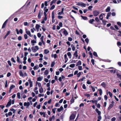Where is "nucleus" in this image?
Segmentation results:
<instances>
[{"label": "nucleus", "instance_id": "49530a36", "mask_svg": "<svg viewBox=\"0 0 121 121\" xmlns=\"http://www.w3.org/2000/svg\"><path fill=\"white\" fill-rule=\"evenodd\" d=\"M64 59L65 60H68V58L67 57V55L66 54L64 56Z\"/></svg>", "mask_w": 121, "mask_h": 121}, {"label": "nucleus", "instance_id": "0e129e2a", "mask_svg": "<svg viewBox=\"0 0 121 121\" xmlns=\"http://www.w3.org/2000/svg\"><path fill=\"white\" fill-rule=\"evenodd\" d=\"M117 24L120 27H121V23L120 22H118L117 23Z\"/></svg>", "mask_w": 121, "mask_h": 121}, {"label": "nucleus", "instance_id": "473e14b6", "mask_svg": "<svg viewBox=\"0 0 121 121\" xmlns=\"http://www.w3.org/2000/svg\"><path fill=\"white\" fill-rule=\"evenodd\" d=\"M117 77L121 80V75L119 74V73H117Z\"/></svg>", "mask_w": 121, "mask_h": 121}, {"label": "nucleus", "instance_id": "72a5a7b5", "mask_svg": "<svg viewBox=\"0 0 121 121\" xmlns=\"http://www.w3.org/2000/svg\"><path fill=\"white\" fill-rule=\"evenodd\" d=\"M40 27V26L39 25L36 24V25L35 28L37 30H38L39 27Z\"/></svg>", "mask_w": 121, "mask_h": 121}, {"label": "nucleus", "instance_id": "7c9ffc66", "mask_svg": "<svg viewBox=\"0 0 121 121\" xmlns=\"http://www.w3.org/2000/svg\"><path fill=\"white\" fill-rule=\"evenodd\" d=\"M44 74L47 76L48 74V70H46L44 72Z\"/></svg>", "mask_w": 121, "mask_h": 121}, {"label": "nucleus", "instance_id": "58836bf2", "mask_svg": "<svg viewBox=\"0 0 121 121\" xmlns=\"http://www.w3.org/2000/svg\"><path fill=\"white\" fill-rule=\"evenodd\" d=\"M24 24L25 26H29V24L27 22H24Z\"/></svg>", "mask_w": 121, "mask_h": 121}, {"label": "nucleus", "instance_id": "c756f323", "mask_svg": "<svg viewBox=\"0 0 121 121\" xmlns=\"http://www.w3.org/2000/svg\"><path fill=\"white\" fill-rule=\"evenodd\" d=\"M15 87V86L14 85H11L10 87L9 91H10L11 89H12L13 88H14Z\"/></svg>", "mask_w": 121, "mask_h": 121}, {"label": "nucleus", "instance_id": "603ef678", "mask_svg": "<svg viewBox=\"0 0 121 121\" xmlns=\"http://www.w3.org/2000/svg\"><path fill=\"white\" fill-rule=\"evenodd\" d=\"M85 41L86 42L87 44H88L89 42V40L88 38H86L85 40Z\"/></svg>", "mask_w": 121, "mask_h": 121}, {"label": "nucleus", "instance_id": "e2e57ef3", "mask_svg": "<svg viewBox=\"0 0 121 121\" xmlns=\"http://www.w3.org/2000/svg\"><path fill=\"white\" fill-rule=\"evenodd\" d=\"M72 39L71 37H69L68 38V40L69 41H71L72 40Z\"/></svg>", "mask_w": 121, "mask_h": 121}, {"label": "nucleus", "instance_id": "3c124183", "mask_svg": "<svg viewBox=\"0 0 121 121\" xmlns=\"http://www.w3.org/2000/svg\"><path fill=\"white\" fill-rule=\"evenodd\" d=\"M37 36L39 38L41 36V34L39 33L37 34Z\"/></svg>", "mask_w": 121, "mask_h": 121}, {"label": "nucleus", "instance_id": "4d7b16f0", "mask_svg": "<svg viewBox=\"0 0 121 121\" xmlns=\"http://www.w3.org/2000/svg\"><path fill=\"white\" fill-rule=\"evenodd\" d=\"M31 42L32 43H36V41L34 40H32L31 41Z\"/></svg>", "mask_w": 121, "mask_h": 121}, {"label": "nucleus", "instance_id": "e433bc0d", "mask_svg": "<svg viewBox=\"0 0 121 121\" xmlns=\"http://www.w3.org/2000/svg\"><path fill=\"white\" fill-rule=\"evenodd\" d=\"M17 98L19 99H20V94L19 92H18L17 93Z\"/></svg>", "mask_w": 121, "mask_h": 121}, {"label": "nucleus", "instance_id": "4c0bfd02", "mask_svg": "<svg viewBox=\"0 0 121 121\" xmlns=\"http://www.w3.org/2000/svg\"><path fill=\"white\" fill-rule=\"evenodd\" d=\"M75 65L74 64H72L69 65V67L72 68H73L75 66Z\"/></svg>", "mask_w": 121, "mask_h": 121}, {"label": "nucleus", "instance_id": "bb28decb", "mask_svg": "<svg viewBox=\"0 0 121 121\" xmlns=\"http://www.w3.org/2000/svg\"><path fill=\"white\" fill-rule=\"evenodd\" d=\"M41 11H40L39 12V13L38 15V18L40 19L41 18Z\"/></svg>", "mask_w": 121, "mask_h": 121}, {"label": "nucleus", "instance_id": "c9c22d12", "mask_svg": "<svg viewBox=\"0 0 121 121\" xmlns=\"http://www.w3.org/2000/svg\"><path fill=\"white\" fill-rule=\"evenodd\" d=\"M44 37V36L43 35H42L41 38H40V39L41 40V41L44 44V42L43 41V39Z\"/></svg>", "mask_w": 121, "mask_h": 121}, {"label": "nucleus", "instance_id": "2f4dec72", "mask_svg": "<svg viewBox=\"0 0 121 121\" xmlns=\"http://www.w3.org/2000/svg\"><path fill=\"white\" fill-rule=\"evenodd\" d=\"M91 87L92 88V90L93 92H94L95 91V86H91Z\"/></svg>", "mask_w": 121, "mask_h": 121}, {"label": "nucleus", "instance_id": "f03ea898", "mask_svg": "<svg viewBox=\"0 0 121 121\" xmlns=\"http://www.w3.org/2000/svg\"><path fill=\"white\" fill-rule=\"evenodd\" d=\"M99 11H98L97 10H95L93 12V13L94 16L95 17L97 16L99 14Z\"/></svg>", "mask_w": 121, "mask_h": 121}, {"label": "nucleus", "instance_id": "5701e85b", "mask_svg": "<svg viewBox=\"0 0 121 121\" xmlns=\"http://www.w3.org/2000/svg\"><path fill=\"white\" fill-rule=\"evenodd\" d=\"M81 73L82 74L83 73L82 72H79L77 74V77H79L81 75Z\"/></svg>", "mask_w": 121, "mask_h": 121}, {"label": "nucleus", "instance_id": "7ed1b4c3", "mask_svg": "<svg viewBox=\"0 0 121 121\" xmlns=\"http://www.w3.org/2000/svg\"><path fill=\"white\" fill-rule=\"evenodd\" d=\"M77 5L79 6H81L82 7H85L86 6V4L82 2H79L77 4Z\"/></svg>", "mask_w": 121, "mask_h": 121}, {"label": "nucleus", "instance_id": "393cba45", "mask_svg": "<svg viewBox=\"0 0 121 121\" xmlns=\"http://www.w3.org/2000/svg\"><path fill=\"white\" fill-rule=\"evenodd\" d=\"M51 0H48L47 1H45L44 2V4L46 6H47L48 5V3H49Z\"/></svg>", "mask_w": 121, "mask_h": 121}, {"label": "nucleus", "instance_id": "0eeeda50", "mask_svg": "<svg viewBox=\"0 0 121 121\" xmlns=\"http://www.w3.org/2000/svg\"><path fill=\"white\" fill-rule=\"evenodd\" d=\"M11 99H10L9 101L8 102L6 106V107H8L11 105Z\"/></svg>", "mask_w": 121, "mask_h": 121}, {"label": "nucleus", "instance_id": "412c9836", "mask_svg": "<svg viewBox=\"0 0 121 121\" xmlns=\"http://www.w3.org/2000/svg\"><path fill=\"white\" fill-rule=\"evenodd\" d=\"M67 55L68 56L69 58L70 59L71 58V55L70 52H68L67 53Z\"/></svg>", "mask_w": 121, "mask_h": 121}, {"label": "nucleus", "instance_id": "774afa93", "mask_svg": "<svg viewBox=\"0 0 121 121\" xmlns=\"http://www.w3.org/2000/svg\"><path fill=\"white\" fill-rule=\"evenodd\" d=\"M116 120V118L115 117H113L111 119L112 121H115Z\"/></svg>", "mask_w": 121, "mask_h": 121}, {"label": "nucleus", "instance_id": "13d9d810", "mask_svg": "<svg viewBox=\"0 0 121 121\" xmlns=\"http://www.w3.org/2000/svg\"><path fill=\"white\" fill-rule=\"evenodd\" d=\"M58 18L59 19H60L63 18V17L62 16H61L60 15L58 16H57Z\"/></svg>", "mask_w": 121, "mask_h": 121}, {"label": "nucleus", "instance_id": "69168bd1", "mask_svg": "<svg viewBox=\"0 0 121 121\" xmlns=\"http://www.w3.org/2000/svg\"><path fill=\"white\" fill-rule=\"evenodd\" d=\"M95 20L97 22H99V20L98 17H96L95 18Z\"/></svg>", "mask_w": 121, "mask_h": 121}, {"label": "nucleus", "instance_id": "c03bdc74", "mask_svg": "<svg viewBox=\"0 0 121 121\" xmlns=\"http://www.w3.org/2000/svg\"><path fill=\"white\" fill-rule=\"evenodd\" d=\"M89 54L90 55V57L92 58H93V55L92 53L91 52H89Z\"/></svg>", "mask_w": 121, "mask_h": 121}, {"label": "nucleus", "instance_id": "6e6d98bb", "mask_svg": "<svg viewBox=\"0 0 121 121\" xmlns=\"http://www.w3.org/2000/svg\"><path fill=\"white\" fill-rule=\"evenodd\" d=\"M108 93L110 97H112V94L110 91L108 92Z\"/></svg>", "mask_w": 121, "mask_h": 121}, {"label": "nucleus", "instance_id": "6e6552de", "mask_svg": "<svg viewBox=\"0 0 121 121\" xmlns=\"http://www.w3.org/2000/svg\"><path fill=\"white\" fill-rule=\"evenodd\" d=\"M8 19H7L4 22V23L3 24L2 27V28L3 29L5 27V26L6 25L8 21Z\"/></svg>", "mask_w": 121, "mask_h": 121}, {"label": "nucleus", "instance_id": "423d86ee", "mask_svg": "<svg viewBox=\"0 0 121 121\" xmlns=\"http://www.w3.org/2000/svg\"><path fill=\"white\" fill-rule=\"evenodd\" d=\"M30 103L29 102H25L24 104V105L25 106H26V108H28V107L30 106Z\"/></svg>", "mask_w": 121, "mask_h": 121}, {"label": "nucleus", "instance_id": "cd10ccee", "mask_svg": "<svg viewBox=\"0 0 121 121\" xmlns=\"http://www.w3.org/2000/svg\"><path fill=\"white\" fill-rule=\"evenodd\" d=\"M101 85L105 88L106 87V84L104 82H103L101 84Z\"/></svg>", "mask_w": 121, "mask_h": 121}, {"label": "nucleus", "instance_id": "8fccbe9b", "mask_svg": "<svg viewBox=\"0 0 121 121\" xmlns=\"http://www.w3.org/2000/svg\"><path fill=\"white\" fill-rule=\"evenodd\" d=\"M17 61L19 63H20V58H19V57L18 56H17Z\"/></svg>", "mask_w": 121, "mask_h": 121}, {"label": "nucleus", "instance_id": "39448f33", "mask_svg": "<svg viewBox=\"0 0 121 121\" xmlns=\"http://www.w3.org/2000/svg\"><path fill=\"white\" fill-rule=\"evenodd\" d=\"M75 117V115L73 114H71L70 117L69 119L70 120H72L74 119Z\"/></svg>", "mask_w": 121, "mask_h": 121}, {"label": "nucleus", "instance_id": "09e8293b", "mask_svg": "<svg viewBox=\"0 0 121 121\" xmlns=\"http://www.w3.org/2000/svg\"><path fill=\"white\" fill-rule=\"evenodd\" d=\"M102 21L104 24V26L106 24V23L107 22V21L105 20H102Z\"/></svg>", "mask_w": 121, "mask_h": 121}, {"label": "nucleus", "instance_id": "338daca9", "mask_svg": "<svg viewBox=\"0 0 121 121\" xmlns=\"http://www.w3.org/2000/svg\"><path fill=\"white\" fill-rule=\"evenodd\" d=\"M11 60L14 63L16 62V61L14 60V59L13 57L11 58Z\"/></svg>", "mask_w": 121, "mask_h": 121}, {"label": "nucleus", "instance_id": "bf43d9fd", "mask_svg": "<svg viewBox=\"0 0 121 121\" xmlns=\"http://www.w3.org/2000/svg\"><path fill=\"white\" fill-rule=\"evenodd\" d=\"M117 45L118 46H121V43L118 41L117 43Z\"/></svg>", "mask_w": 121, "mask_h": 121}, {"label": "nucleus", "instance_id": "9d476101", "mask_svg": "<svg viewBox=\"0 0 121 121\" xmlns=\"http://www.w3.org/2000/svg\"><path fill=\"white\" fill-rule=\"evenodd\" d=\"M64 108L62 106H61L60 108H58L57 109V111L58 112H60L62 110H63Z\"/></svg>", "mask_w": 121, "mask_h": 121}, {"label": "nucleus", "instance_id": "4be33fe9", "mask_svg": "<svg viewBox=\"0 0 121 121\" xmlns=\"http://www.w3.org/2000/svg\"><path fill=\"white\" fill-rule=\"evenodd\" d=\"M82 64L81 61L80 60H79L77 62L76 66H78L79 65H81Z\"/></svg>", "mask_w": 121, "mask_h": 121}, {"label": "nucleus", "instance_id": "2eb2a0df", "mask_svg": "<svg viewBox=\"0 0 121 121\" xmlns=\"http://www.w3.org/2000/svg\"><path fill=\"white\" fill-rule=\"evenodd\" d=\"M111 14V13L110 12L108 13H107V16H106V17L107 19H108L109 17L110 16Z\"/></svg>", "mask_w": 121, "mask_h": 121}, {"label": "nucleus", "instance_id": "37998d69", "mask_svg": "<svg viewBox=\"0 0 121 121\" xmlns=\"http://www.w3.org/2000/svg\"><path fill=\"white\" fill-rule=\"evenodd\" d=\"M44 52L45 54H47L48 53L49 51L47 49H45L44 51Z\"/></svg>", "mask_w": 121, "mask_h": 121}, {"label": "nucleus", "instance_id": "f704fd0d", "mask_svg": "<svg viewBox=\"0 0 121 121\" xmlns=\"http://www.w3.org/2000/svg\"><path fill=\"white\" fill-rule=\"evenodd\" d=\"M19 74L21 76L23 77V76L24 75L23 73L21 70H20L19 72Z\"/></svg>", "mask_w": 121, "mask_h": 121}, {"label": "nucleus", "instance_id": "f257e3e1", "mask_svg": "<svg viewBox=\"0 0 121 121\" xmlns=\"http://www.w3.org/2000/svg\"><path fill=\"white\" fill-rule=\"evenodd\" d=\"M95 111L98 113L99 116L98 117V120H101L102 119V117L100 116L101 112L100 111H99L98 109L96 108L95 110Z\"/></svg>", "mask_w": 121, "mask_h": 121}, {"label": "nucleus", "instance_id": "4468645a", "mask_svg": "<svg viewBox=\"0 0 121 121\" xmlns=\"http://www.w3.org/2000/svg\"><path fill=\"white\" fill-rule=\"evenodd\" d=\"M31 49L32 51L34 52H36L37 51L34 47H33L31 48Z\"/></svg>", "mask_w": 121, "mask_h": 121}, {"label": "nucleus", "instance_id": "20e7f679", "mask_svg": "<svg viewBox=\"0 0 121 121\" xmlns=\"http://www.w3.org/2000/svg\"><path fill=\"white\" fill-rule=\"evenodd\" d=\"M25 30L26 31V33L27 34L29 35V36L30 37H32L33 36V35H31L30 32V31L28 30L27 29H26Z\"/></svg>", "mask_w": 121, "mask_h": 121}, {"label": "nucleus", "instance_id": "dca6fc26", "mask_svg": "<svg viewBox=\"0 0 121 121\" xmlns=\"http://www.w3.org/2000/svg\"><path fill=\"white\" fill-rule=\"evenodd\" d=\"M63 33L64 34L65 36H66L68 34V33L67 31L65 29V30L63 32Z\"/></svg>", "mask_w": 121, "mask_h": 121}, {"label": "nucleus", "instance_id": "a19ab883", "mask_svg": "<svg viewBox=\"0 0 121 121\" xmlns=\"http://www.w3.org/2000/svg\"><path fill=\"white\" fill-rule=\"evenodd\" d=\"M81 17L83 19L85 20H86L87 19V17H86L82 15L81 16Z\"/></svg>", "mask_w": 121, "mask_h": 121}, {"label": "nucleus", "instance_id": "1a4fd4ad", "mask_svg": "<svg viewBox=\"0 0 121 121\" xmlns=\"http://www.w3.org/2000/svg\"><path fill=\"white\" fill-rule=\"evenodd\" d=\"M28 81L30 84V87H31L33 86V83L31 79H29Z\"/></svg>", "mask_w": 121, "mask_h": 121}, {"label": "nucleus", "instance_id": "a878e982", "mask_svg": "<svg viewBox=\"0 0 121 121\" xmlns=\"http://www.w3.org/2000/svg\"><path fill=\"white\" fill-rule=\"evenodd\" d=\"M36 84H38V86L40 87H42L41 86V83L40 82H36Z\"/></svg>", "mask_w": 121, "mask_h": 121}, {"label": "nucleus", "instance_id": "ea45409f", "mask_svg": "<svg viewBox=\"0 0 121 121\" xmlns=\"http://www.w3.org/2000/svg\"><path fill=\"white\" fill-rule=\"evenodd\" d=\"M46 8L47 7H45L44 9V12L46 13L48 11V9H46Z\"/></svg>", "mask_w": 121, "mask_h": 121}, {"label": "nucleus", "instance_id": "aec40b11", "mask_svg": "<svg viewBox=\"0 0 121 121\" xmlns=\"http://www.w3.org/2000/svg\"><path fill=\"white\" fill-rule=\"evenodd\" d=\"M95 21V20L93 19H91L89 21V22L91 24L93 23V22Z\"/></svg>", "mask_w": 121, "mask_h": 121}, {"label": "nucleus", "instance_id": "6ab92c4d", "mask_svg": "<svg viewBox=\"0 0 121 121\" xmlns=\"http://www.w3.org/2000/svg\"><path fill=\"white\" fill-rule=\"evenodd\" d=\"M110 7H108L105 10L106 12H109L110 11Z\"/></svg>", "mask_w": 121, "mask_h": 121}, {"label": "nucleus", "instance_id": "79ce46f5", "mask_svg": "<svg viewBox=\"0 0 121 121\" xmlns=\"http://www.w3.org/2000/svg\"><path fill=\"white\" fill-rule=\"evenodd\" d=\"M93 55L96 57H97L98 56L97 53L95 52H94L93 53Z\"/></svg>", "mask_w": 121, "mask_h": 121}, {"label": "nucleus", "instance_id": "052dcab7", "mask_svg": "<svg viewBox=\"0 0 121 121\" xmlns=\"http://www.w3.org/2000/svg\"><path fill=\"white\" fill-rule=\"evenodd\" d=\"M7 62L8 63L9 65L10 66H11L12 65V64L11 62L10 61V60H8L7 61Z\"/></svg>", "mask_w": 121, "mask_h": 121}, {"label": "nucleus", "instance_id": "680f3d73", "mask_svg": "<svg viewBox=\"0 0 121 121\" xmlns=\"http://www.w3.org/2000/svg\"><path fill=\"white\" fill-rule=\"evenodd\" d=\"M91 62L93 65H94V60L93 59H92L91 60Z\"/></svg>", "mask_w": 121, "mask_h": 121}, {"label": "nucleus", "instance_id": "f3484780", "mask_svg": "<svg viewBox=\"0 0 121 121\" xmlns=\"http://www.w3.org/2000/svg\"><path fill=\"white\" fill-rule=\"evenodd\" d=\"M70 104H72V103H73L74 102V100L73 97H72L71 99L70 100Z\"/></svg>", "mask_w": 121, "mask_h": 121}, {"label": "nucleus", "instance_id": "f8f14e48", "mask_svg": "<svg viewBox=\"0 0 121 121\" xmlns=\"http://www.w3.org/2000/svg\"><path fill=\"white\" fill-rule=\"evenodd\" d=\"M43 78V76L37 78V81H41Z\"/></svg>", "mask_w": 121, "mask_h": 121}, {"label": "nucleus", "instance_id": "ddd939ff", "mask_svg": "<svg viewBox=\"0 0 121 121\" xmlns=\"http://www.w3.org/2000/svg\"><path fill=\"white\" fill-rule=\"evenodd\" d=\"M113 104H109V107H108V110L112 108L113 107Z\"/></svg>", "mask_w": 121, "mask_h": 121}, {"label": "nucleus", "instance_id": "a211bd4d", "mask_svg": "<svg viewBox=\"0 0 121 121\" xmlns=\"http://www.w3.org/2000/svg\"><path fill=\"white\" fill-rule=\"evenodd\" d=\"M78 52L77 50L74 53L73 55L76 57H77L78 56V55L77 54Z\"/></svg>", "mask_w": 121, "mask_h": 121}, {"label": "nucleus", "instance_id": "864d4df0", "mask_svg": "<svg viewBox=\"0 0 121 121\" xmlns=\"http://www.w3.org/2000/svg\"><path fill=\"white\" fill-rule=\"evenodd\" d=\"M39 67H38V66H35L34 67L33 69L34 70H35L36 69H37Z\"/></svg>", "mask_w": 121, "mask_h": 121}, {"label": "nucleus", "instance_id": "9b49d317", "mask_svg": "<svg viewBox=\"0 0 121 121\" xmlns=\"http://www.w3.org/2000/svg\"><path fill=\"white\" fill-rule=\"evenodd\" d=\"M104 14L102 13L99 16V18L100 20L102 21L103 18V15H104Z\"/></svg>", "mask_w": 121, "mask_h": 121}, {"label": "nucleus", "instance_id": "c85d7f7f", "mask_svg": "<svg viewBox=\"0 0 121 121\" xmlns=\"http://www.w3.org/2000/svg\"><path fill=\"white\" fill-rule=\"evenodd\" d=\"M98 90L99 92V93L100 95H101L102 93V91L101 89H98Z\"/></svg>", "mask_w": 121, "mask_h": 121}, {"label": "nucleus", "instance_id": "b1692460", "mask_svg": "<svg viewBox=\"0 0 121 121\" xmlns=\"http://www.w3.org/2000/svg\"><path fill=\"white\" fill-rule=\"evenodd\" d=\"M39 92L40 93H42L43 92V88L42 87L40 88L39 90Z\"/></svg>", "mask_w": 121, "mask_h": 121}, {"label": "nucleus", "instance_id": "de8ad7c7", "mask_svg": "<svg viewBox=\"0 0 121 121\" xmlns=\"http://www.w3.org/2000/svg\"><path fill=\"white\" fill-rule=\"evenodd\" d=\"M78 69L80 70H82V66H78Z\"/></svg>", "mask_w": 121, "mask_h": 121}, {"label": "nucleus", "instance_id": "5fc2aeb1", "mask_svg": "<svg viewBox=\"0 0 121 121\" xmlns=\"http://www.w3.org/2000/svg\"><path fill=\"white\" fill-rule=\"evenodd\" d=\"M24 37L25 39H27L28 38V36L26 34H24Z\"/></svg>", "mask_w": 121, "mask_h": 121}, {"label": "nucleus", "instance_id": "a18cd8bd", "mask_svg": "<svg viewBox=\"0 0 121 121\" xmlns=\"http://www.w3.org/2000/svg\"><path fill=\"white\" fill-rule=\"evenodd\" d=\"M93 8V6H90L88 7V10H92L91 9Z\"/></svg>", "mask_w": 121, "mask_h": 121}]
</instances>
